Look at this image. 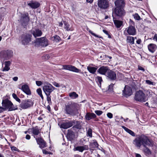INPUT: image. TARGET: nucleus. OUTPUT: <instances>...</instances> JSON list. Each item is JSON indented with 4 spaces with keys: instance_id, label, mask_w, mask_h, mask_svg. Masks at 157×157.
Instances as JSON below:
<instances>
[{
    "instance_id": "nucleus-1",
    "label": "nucleus",
    "mask_w": 157,
    "mask_h": 157,
    "mask_svg": "<svg viewBox=\"0 0 157 157\" xmlns=\"http://www.w3.org/2000/svg\"><path fill=\"white\" fill-rule=\"evenodd\" d=\"M133 144L136 147L139 148H140L141 145H143L144 147L143 151L146 156H147L151 154V151L146 146H151L152 143L147 136L141 135L133 140Z\"/></svg>"
},
{
    "instance_id": "nucleus-2",
    "label": "nucleus",
    "mask_w": 157,
    "mask_h": 157,
    "mask_svg": "<svg viewBox=\"0 0 157 157\" xmlns=\"http://www.w3.org/2000/svg\"><path fill=\"white\" fill-rule=\"evenodd\" d=\"M65 110L67 114L72 116L76 115L78 113V105L73 102H69L65 105Z\"/></svg>"
},
{
    "instance_id": "nucleus-3",
    "label": "nucleus",
    "mask_w": 157,
    "mask_h": 157,
    "mask_svg": "<svg viewBox=\"0 0 157 157\" xmlns=\"http://www.w3.org/2000/svg\"><path fill=\"white\" fill-rule=\"evenodd\" d=\"M125 14V12L123 8H115L113 11V17L114 19H119Z\"/></svg>"
},
{
    "instance_id": "nucleus-4",
    "label": "nucleus",
    "mask_w": 157,
    "mask_h": 157,
    "mask_svg": "<svg viewBox=\"0 0 157 157\" xmlns=\"http://www.w3.org/2000/svg\"><path fill=\"white\" fill-rule=\"evenodd\" d=\"M135 99L140 102H145L147 100L145 94L141 90H139L136 92L134 97Z\"/></svg>"
},
{
    "instance_id": "nucleus-5",
    "label": "nucleus",
    "mask_w": 157,
    "mask_h": 157,
    "mask_svg": "<svg viewBox=\"0 0 157 157\" xmlns=\"http://www.w3.org/2000/svg\"><path fill=\"white\" fill-rule=\"evenodd\" d=\"M56 88L50 83L47 82L46 83L43 88V90L46 95H50Z\"/></svg>"
},
{
    "instance_id": "nucleus-6",
    "label": "nucleus",
    "mask_w": 157,
    "mask_h": 157,
    "mask_svg": "<svg viewBox=\"0 0 157 157\" xmlns=\"http://www.w3.org/2000/svg\"><path fill=\"white\" fill-rule=\"evenodd\" d=\"M13 55V52L10 50L2 51L0 53V57L5 60L10 59Z\"/></svg>"
},
{
    "instance_id": "nucleus-7",
    "label": "nucleus",
    "mask_w": 157,
    "mask_h": 157,
    "mask_svg": "<svg viewBox=\"0 0 157 157\" xmlns=\"http://www.w3.org/2000/svg\"><path fill=\"white\" fill-rule=\"evenodd\" d=\"M32 36L28 34L22 35L21 40L22 44L24 45H27L31 41Z\"/></svg>"
},
{
    "instance_id": "nucleus-8",
    "label": "nucleus",
    "mask_w": 157,
    "mask_h": 157,
    "mask_svg": "<svg viewBox=\"0 0 157 157\" xmlns=\"http://www.w3.org/2000/svg\"><path fill=\"white\" fill-rule=\"evenodd\" d=\"M20 21L22 25L24 28L27 25L28 22L29 21V18L28 17V13L22 14L21 15V18Z\"/></svg>"
},
{
    "instance_id": "nucleus-9",
    "label": "nucleus",
    "mask_w": 157,
    "mask_h": 157,
    "mask_svg": "<svg viewBox=\"0 0 157 157\" xmlns=\"http://www.w3.org/2000/svg\"><path fill=\"white\" fill-rule=\"evenodd\" d=\"M35 42L36 44L42 46H46L48 45V40L45 37L36 39Z\"/></svg>"
},
{
    "instance_id": "nucleus-10",
    "label": "nucleus",
    "mask_w": 157,
    "mask_h": 157,
    "mask_svg": "<svg viewBox=\"0 0 157 157\" xmlns=\"http://www.w3.org/2000/svg\"><path fill=\"white\" fill-rule=\"evenodd\" d=\"M98 6L101 9H105L109 6V3L107 0H98Z\"/></svg>"
},
{
    "instance_id": "nucleus-11",
    "label": "nucleus",
    "mask_w": 157,
    "mask_h": 157,
    "mask_svg": "<svg viewBox=\"0 0 157 157\" xmlns=\"http://www.w3.org/2000/svg\"><path fill=\"white\" fill-rule=\"evenodd\" d=\"M63 67L62 69L67 70L76 73L79 72L80 71V70L76 68L74 66L71 65H64L63 66Z\"/></svg>"
},
{
    "instance_id": "nucleus-12",
    "label": "nucleus",
    "mask_w": 157,
    "mask_h": 157,
    "mask_svg": "<svg viewBox=\"0 0 157 157\" xmlns=\"http://www.w3.org/2000/svg\"><path fill=\"white\" fill-rule=\"evenodd\" d=\"M18 88L27 95H30L31 94L29 87L27 84H23L21 87V86L19 85Z\"/></svg>"
},
{
    "instance_id": "nucleus-13",
    "label": "nucleus",
    "mask_w": 157,
    "mask_h": 157,
    "mask_svg": "<svg viewBox=\"0 0 157 157\" xmlns=\"http://www.w3.org/2000/svg\"><path fill=\"white\" fill-rule=\"evenodd\" d=\"M2 105L3 106L6 108L9 109V111L13 110V109L12 107L13 104L11 101L8 99L3 100L2 101Z\"/></svg>"
},
{
    "instance_id": "nucleus-14",
    "label": "nucleus",
    "mask_w": 157,
    "mask_h": 157,
    "mask_svg": "<svg viewBox=\"0 0 157 157\" xmlns=\"http://www.w3.org/2000/svg\"><path fill=\"white\" fill-rule=\"evenodd\" d=\"M106 76L109 79L111 80H114L117 78L116 74V73L110 69L108 71V73L106 74Z\"/></svg>"
},
{
    "instance_id": "nucleus-15",
    "label": "nucleus",
    "mask_w": 157,
    "mask_h": 157,
    "mask_svg": "<svg viewBox=\"0 0 157 157\" xmlns=\"http://www.w3.org/2000/svg\"><path fill=\"white\" fill-rule=\"evenodd\" d=\"M132 93V90L131 87L127 86H125L123 91V94L125 97L129 96Z\"/></svg>"
},
{
    "instance_id": "nucleus-16",
    "label": "nucleus",
    "mask_w": 157,
    "mask_h": 157,
    "mask_svg": "<svg viewBox=\"0 0 157 157\" xmlns=\"http://www.w3.org/2000/svg\"><path fill=\"white\" fill-rule=\"evenodd\" d=\"M36 140L40 148H43L46 147V143L42 138L40 137L36 138Z\"/></svg>"
},
{
    "instance_id": "nucleus-17",
    "label": "nucleus",
    "mask_w": 157,
    "mask_h": 157,
    "mask_svg": "<svg viewBox=\"0 0 157 157\" xmlns=\"http://www.w3.org/2000/svg\"><path fill=\"white\" fill-rule=\"evenodd\" d=\"M126 30L129 35L133 36L136 34V29L133 25L129 26L126 29Z\"/></svg>"
},
{
    "instance_id": "nucleus-18",
    "label": "nucleus",
    "mask_w": 157,
    "mask_h": 157,
    "mask_svg": "<svg viewBox=\"0 0 157 157\" xmlns=\"http://www.w3.org/2000/svg\"><path fill=\"white\" fill-rule=\"evenodd\" d=\"M32 105L31 101L30 100H23L20 104V107L23 109H26Z\"/></svg>"
},
{
    "instance_id": "nucleus-19",
    "label": "nucleus",
    "mask_w": 157,
    "mask_h": 157,
    "mask_svg": "<svg viewBox=\"0 0 157 157\" xmlns=\"http://www.w3.org/2000/svg\"><path fill=\"white\" fill-rule=\"evenodd\" d=\"M109 69L107 67L102 66L98 69V72L101 74L105 75L106 76V73H108Z\"/></svg>"
},
{
    "instance_id": "nucleus-20",
    "label": "nucleus",
    "mask_w": 157,
    "mask_h": 157,
    "mask_svg": "<svg viewBox=\"0 0 157 157\" xmlns=\"http://www.w3.org/2000/svg\"><path fill=\"white\" fill-rule=\"evenodd\" d=\"M89 149L88 145H84L82 146H78L74 147L73 149L74 151H78L82 152L84 150H87Z\"/></svg>"
},
{
    "instance_id": "nucleus-21",
    "label": "nucleus",
    "mask_w": 157,
    "mask_h": 157,
    "mask_svg": "<svg viewBox=\"0 0 157 157\" xmlns=\"http://www.w3.org/2000/svg\"><path fill=\"white\" fill-rule=\"evenodd\" d=\"M73 125V122L72 121H70L69 122H67L64 123L62 124L60 126L61 128L64 129H67L68 128Z\"/></svg>"
},
{
    "instance_id": "nucleus-22",
    "label": "nucleus",
    "mask_w": 157,
    "mask_h": 157,
    "mask_svg": "<svg viewBox=\"0 0 157 157\" xmlns=\"http://www.w3.org/2000/svg\"><path fill=\"white\" fill-rule=\"evenodd\" d=\"M28 5L32 9H36L40 6V4L36 1H31Z\"/></svg>"
},
{
    "instance_id": "nucleus-23",
    "label": "nucleus",
    "mask_w": 157,
    "mask_h": 157,
    "mask_svg": "<svg viewBox=\"0 0 157 157\" xmlns=\"http://www.w3.org/2000/svg\"><path fill=\"white\" fill-rule=\"evenodd\" d=\"M75 135L73 131L70 130H68V133L67 134V138L69 140L71 141L75 138Z\"/></svg>"
},
{
    "instance_id": "nucleus-24",
    "label": "nucleus",
    "mask_w": 157,
    "mask_h": 157,
    "mask_svg": "<svg viewBox=\"0 0 157 157\" xmlns=\"http://www.w3.org/2000/svg\"><path fill=\"white\" fill-rule=\"evenodd\" d=\"M85 117L86 120H90L96 118V116L93 113H87L86 114Z\"/></svg>"
},
{
    "instance_id": "nucleus-25",
    "label": "nucleus",
    "mask_w": 157,
    "mask_h": 157,
    "mask_svg": "<svg viewBox=\"0 0 157 157\" xmlns=\"http://www.w3.org/2000/svg\"><path fill=\"white\" fill-rule=\"evenodd\" d=\"M115 5L116 8H122V7L124 4V2L123 0H117L115 2Z\"/></svg>"
},
{
    "instance_id": "nucleus-26",
    "label": "nucleus",
    "mask_w": 157,
    "mask_h": 157,
    "mask_svg": "<svg viewBox=\"0 0 157 157\" xmlns=\"http://www.w3.org/2000/svg\"><path fill=\"white\" fill-rule=\"evenodd\" d=\"M148 48L150 52L152 53H154L157 48L156 45L153 44H150L148 46Z\"/></svg>"
},
{
    "instance_id": "nucleus-27",
    "label": "nucleus",
    "mask_w": 157,
    "mask_h": 157,
    "mask_svg": "<svg viewBox=\"0 0 157 157\" xmlns=\"http://www.w3.org/2000/svg\"><path fill=\"white\" fill-rule=\"evenodd\" d=\"M32 32L33 35L35 37L40 36L42 34L41 30L38 29H36L34 30H33Z\"/></svg>"
},
{
    "instance_id": "nucleus-28",
    "label": "nucleus",
    "mask_w": 157,
    "mask_h": 157,
    "mask_svg": "<svg viewBox=\"0 0 157 157\" xmlns=\"http://www.w3.org/2000/svg\"><path fill=\"white\" fill-rule=\"evenodd\" d=\"M113 21L115 25L117 28H120L123 25V21L113 18Z\"/></svg>"
},
{
    "instance_id": "nucleus-29",
    "label": "nucleus",
    "mask_w": 157,
    "mask_h": 157,
    "mask_svg": "<svg viewBox=\"0 0 157 157\" xmlns=\"http://www.w3.org/2000/svg\"><path fill=\"white\" fill-rule=\"evenodd\" d=\"M5 66L3 69V71H8L10 69V66L11 64V62L10 61H5L4 63Z\"/></svg>"
},
{
    "instance_id": "nucleus-30",
    "label": "nucleus",
    "mask_w": 157,
    "mask_h": 157,
    "mask_svg": "<svg viewBox=\"0 0 157 157\" xmlns=\"http://www.w3.org/2000/svg\"><path fill=\"white\" fill-rule=\"evenodd\" d=\"M32 133L34 135V138H37L36 136L38 135L40 133V129L37 128H34L32 129Z\"/></svg>"
},
{
    "instance_id": "nucleus-31",
    "label": "nucleus",
    "mask_w": 157,
    "mask_h": 157,
    "mask_svg": "<svg viewBox=\"0 0 157 157\" xmlns=\"http://www.w3.org/2000/svg\"><path fill=\"white\" fill-rule=\"evenodd\" d=\"M87 69L91 73L94 74L97 69V67H92L89 66L87 67Z\"/></svg>"
},
{
    "instance_id": "nucleus-32",
    "label": "nucleus",
    "mask_w": 157,
    "mask_h": 157,
    "mask_svg": "<svg viewBox=\"0 0 157 157\" xmlns=\"http://www.w3.org/2000/svg\"><path fill=\"white\" fill-rule=\"evenodd\" d=\"M127 42L130 43L131 44H134V38L131 36H128L127 38Z\"/></svg>"
},
{
    "instance_id": "nucleus-33",
    "label": "nucleus",
    "mask_w": 157,
    "mask_h": 157,
    "mask_svg": "<svg viewBox=\"0 0 157 157\" xmlns=\"http://www.w3.org/2000/svg\"><path fill=\"white\" fill-rule=\"evenodd\" d=\"M122 127L127 132L129 133L130 135H132V136H135V133L133 132L128 129L127 128L125 127L124 126H122Z\"/></svg>"
},
{
    "instance_id": "nucleus-34",
    "label": "nucleus",
    "mask_w": 157,
    "mask_h": 157,
    "mask_svg": "<svg viewBox=\"0 0 157 157\" xmlns=\"http://www.w3.org/2000/svg\"><path fill=\"white\" fill-rule=\"evenodd\" d=\"M69 96L71 98L73 99H75L78 97V95L74 92L70 93Z\"/></svg>"
},
{
    "instance_id": "nucleus-35",
    "label": "nucleus",
    "mask_w": 157,
    "mask_h": 157,
    "mask_svg": "<svg viewBox=\"0 0 157 157\" xmlns=\"http://www.w3.org/2000/svg\"><path fill=\"white\" fill-rule=\"evenodd\" d=\"M90 146L92 148H94L95 147H98V145L95 140H94L93 142L90 143Z\"/></svg>"
},
{
    "instance_id": "nucleus-36",
    "label": "nucleus",
    "mask_w": 157,
    "mask_h": 157,
    "mask_svg": "<svg viewBox=\"0 0 157 157\" xmlns=\"http://www.w3.org/2000/svg\"><path fill=\"white\" fill-rule=\"evenodd\" d=\"M63 23L64 25V28L66 29V30L67 31H72V29H71L70 28V25L68 24L67 22L65 21H63Z\"/></svg>"
},
{
    "instance_id": "nucleus-37",
    "label": "nucleus",
    "mask_w": 157,
    "mask_h": 157,
    "mask_svg": "<svg viewBox=\"0 0 157 157\" xmlns=\"http://www.w3.org/2000/svg\"><path fill=\"white\" fill-rule=\"evenodd\" d=\"M95 80L98 83H99L98 85L101 86V82L102 81V78L101 77L97 76L95 78Z\"/></svg>"
},
{
    "instance_id": "nucleus-38",
    "label": "nucleus",
    "mask_w": 157,
    "mask_h": 157,
    "mask_svg": "<svg viewBox=\"0 0 157 157\" xmlns=\"http://www.w3.org/2000/svg\"><path fill=\"white\" fill-rule=\"evenodd\" d=\"M36 92L37 94L40 96L41 99H44V97L42 94V91L40 88H39L36 90Z\"/></svg>"
},
{
    "instance_id": "nucleus-39",
    "label": "nucleus",
    "mask_w": 157,
    "mask_h": 157,
    "mask_svg": "<svg viewBox=\"0 0 157 157\" xmlns=\"http://www.w3.org/2000/svg\"><path fill=\"white\" fill-rule=\"evenodd\" d=\"M52 40L56 42H59L60 39V37L57 35L53 36L52 37Z\"/></svg>"
},
{
    "instance_id": "nucleus-40",
    "label": "nucleus",
    "mask_w": 157,
    "mask_h": 157,
    "mask_svg": "<svg viewBox=\"0 0 157 157\" xmlns=\"http://www.w3.org/2000/svg\"><path fill=\"white\" fill-rule=\"evenodd\" d=\"M12 96L13 98L17 101L18 102H19L20 103L21 102V100L20 99L17 97V95L14 93H13L12 94Z\"/></svg>"
},
{
    "instance_id": "nucleus-41",
    "label": "nucleus",
    "mask_w": 157,
    "mask_h": 157,
    "mask_svg": "<svg viewBox=\"0 0 157 157\" xmlns=\"http://www.w3.org/2000/svg\"><path fill=\"white\" fill-rule=\"evenodd\" d=\"M145 82L147 84L149 85H152L153 86H155V83L154 82H152L150 80H146Z\"/></svg>"
},
{
    "instance_id": "nucleus-42",
    "label": "nucleus",
    "mask_w": 157,
    "mask_h": 157,
    "mask_svg": "<svg viewBox=\"0 0 157 157\" xmlns=\"http://www.w3.org/2000/svg\"><path fill=\"white\" fill-rule=\"evenodd\" d=\"M87 135L90 137H92V130L91 129L89 128L87 132Z\"/></svg>"
},
{
    "instance_id": "nucleus-43",
    "label": "nucleus",
    "mask_w": 157,
    "mask_h": 157,
    "mask_svg": "<svg viewBox=\"0 0 157 157\" xmlns=\"http://www.w3.org/2000/svg\"><path fill=\"white\" fill-rule=\"evenodd\" d=\"M87 30H88V31L89 32V33L92 35L94 36L95 37H98V38H101V36H98L95 33H93V32L92 31H91L89 29H87Z\"/></svg>"
},
{
    "instance_id": "nucleus-44",
    "label": "nucleus",
    "mask_w": 157,
    "mask_h": 157,
    "mask_svg": "<svg viewBox=\"0 0 157 157\" xmlns=\"http://www.w3.org/2000/svg\"><path fill=\"white\" fill-rule=\"evenodd\" d=\"M94 113L98 116L101 115L102 113L103 112L101 110H96L94 111Z\"/></svg>"
},
{
    "instance_id": "nucleus-45",
    "label": "nucleus",
    "mask_w": 157,
    "mask_h": 157,
    "mask_svg": "<svg viewBox=\"0 0 157 157\" xmlns=\"http://www.w3.org/2000/svg\"><path fill=\"white\" fill-rule=\"evenodd\" d=\"M134 18L137 20H139L140 19V17L137 13H135L133 15Z\"/></svg>"
},
{
    "instance_id": "nucleus-46",
    "label": "nucleus",
    "mask_w": 157,
    "mask_h": 157,
    "mask_svg": "<svg viewBox=\"0 0 157 157\" xmlns=\"http://www.w3.org/2000/svg\"><path fill=\"white\" fill-rule=\"evenodd\" d=\"M73 128H76L77 129H80L81 128V125L79 124H76L75 125H74L73 127Z\"/></svg>"
},
{
    "instance_id": "nucleus-47",
    "label": "nucleus",
    "mask_w": 157,
    "mask_h": 157,
    "mask_svg": "<svg viewBox=\"0 0 157 157\" xmlns=\"http://www.w3.org/2000/svg\"><path fill=\"white\" fill-rule=\"evenodd\" d=\"M52 84L56 87H60V85L59 84L56 82H52Z\"/></svg>"
},
{
    "instance_id": "nucleus-48",
    "label": "nucleus",
    "mask_w": 157,
    "mask_h": 157,
    "mask_svg": "<svg viewBox=\"0 0 157 157\" xmlns=\"http://www.w3.org/2000/svg\"><path fill=\"white\" fill-rule=\"evenodd\" d=\"M114 84L112 83L109 86L108 90L109 91H112L113 90V86Z\"/></svg>"
},
{
    "instance_id": "nucleus-49",
    "label": "nucleus",
    "mask_w": 157,
    "mask_h": 157,
    "mask_svg": "<svg viewBox=\"0 0 157 157\" xmlns=\"http://www.w3.org/2000/svg\"><path fill=\"white\" fill-rule=\"evenodd\" d=\"M36 85L38 86H41L42 84V82L41 81H36Z\"/></svg>"
},
{
    "instance_id": "nucleus-50",
    "label": "nucleus",
    "mask_w": 157,
    "mask_h": 157,
    "mask_svg": "<svg viewBox=\"0 0 157 157\" xmlns=\"http://www.w3.org/2000/svg\"><path fill=\"white\" fill-rule=\"evenodd\" d=\"M107 117L111 119L113 117V114L110 113H108L107 114Z\"/></svg>"
},
{
    "instance_id": "nucleus-51",
    "label": "nucleus",
    "mask_w": 157,
    "mask_h": 157,
    "mask_svg": "<svg viewBox=\"0 0 157 157\" xmlns=\"http://www.w3.org/2000/svg\"><path fill=\"white\" fill-rule=\"evenodd\" d=\"M11 149L12 151H19V149L15 147H11Z\"/></svg>"
},
{
    "instance_id": "nucleus-52",
    "label": "nucleus",
    "mask_w": 157,
    "mask_h": 157,
    "mask_svg": "<svg viewBox=\"0 0 157 157\" xmlns=\"http://www.w3.org/2000/svg\"><path fill=\"white\" fill-rule=\"evenodd\" d=\"M42 151H43V153L45 154H51V152H48L45 150L43 149V150Z\"/></svg>"
},
{
    "instance_id": "nucleus-53",
    "label": "nucleus",
    "mask_w": 157,
    "mask_h": 157,
    "mask_svg": "<svg viewBox=\"0 0 157 157\" xmlns=\"http://www.w3.org/2000/svg\"><path fill=\"white\" fill-rule=\"evenodd\" d=\"M47 96V100L48 102L51 101V98L50 95H46Z\"/></svg>"
},
{
    "instance_id": "nucleus-54",
    "label": "nucleus",
    "mask_w": 157,
    "mask_h": 157,
    "mask_svg": "<svg viewBox=\"0 0 157 157\" xmlns=\"http://www.w3.org/2000/svg\"><path fill=\"white\" fill-rule=\"evenodd\" d=\"M138 68L139 70L142 71H145L144 68L141 66H138Z\"/></svg>"
},
{
    "instance_id": "nucleus-55",
    "label": "nucleus",
    "mask_w": 157,
    "mask_h": 157,
    "mask_svg": "<svg viewBox=\"0 0 157 157\" xmlns=\"http://www.w3.org/2000/svg\"><path fill=\"white\" fill-rule=\"evenodd\" d=\"M129 22L130 24L131 25H133V26H134V23L133 21L130 19Z\"/></svg>"
},
{
    "instance_id": "nucleus-56",
    "label": "nucleus",
    "mask_w": 157,
    "mask_h": 157,
    "mask_svg": "<svg viewBox=\"0 0 157 157\" xmlns=\"http://www.w3.org/2000/svg\"><path fill=\"white\" fill-rule=\"evenodd\" d=\"M141 40L140 39H138L136 41V43L137 44H141Z\"/></svg>"
},
{
    "instance_id": "nucleus-57",
    "label": "nucleus",
    "mask_w": 157,
    "mask_h": 157,
    "mask_svg": "<svg viewBox=\"0 0 157 157\" xmlns=\"http://www.w3.org/2000/svg\"><path fill=\"white\" fill-rule=\"evenodd\" d=\"M30 136L28 134L26 136L25 138L27 140H29L30 139Z\"/></svg>"
},
{
    "instance_id": "nucleus-58",
    "label": "nucleus",
    "mask_w": 157,
    "mask_h": 157,
    "mask_svg": "<svg viewBox=\"0 0 157 157\" xmlns=\"http://www.w3.org/2000/svg\"><path fill=\"white\" fill-rule=\"evenodd\" d=\"M18 78L17 77H14L13 78V80L15 81H16L17 80Z\"/></svg>"
},
{
    "instance_id": "nucleus-59",
    "label": "nucleus",
    "mask_w": 157,
    "mask_h": 157,
    "mask_svg": "<svg viewBox=\"0 0 157 157\" xmlns=\"http://www.w3.org/2000/svg\"><path fill=\"white\" fill-rule=\"evenodd\" d=\"M103 31L107 35H109V33H108V31H107L106 30L103 29Z\"/></svg>"
},
{
    "instance_id": "nucleus-60",
    "label": "nucleus",
    "mask_w": 157,
    "mask_h": 157,
    "mask_svg": "<svg viewBox=\"0 0 157 157\" xmlns=\"http://www.w3.org/2000/svg\"><path fill=\"white\" fill-rule=\"evenodd\" d=\"M135 155L136 157H142L141 155L139 154L136 153Z\"/></svg>"
},
{
    "instance_id": "nucleus-61",
    "label": "nucleus",
    "mask_w": 157,
    "mask_h": 157,
    "mask_svg": "<svg viewBox=\"0 0 157 157\" xmlns=\"http://www.w3.org/2000/svg\"><path fill=\"white\" fill-rule=\"evenodd\" d=\"M154 39L156 40L157 41V34H155L154 37Z\"/></svg>"
},
{
    "instance_id": "nucleus-62",
    "label": "nucleus",
    "mask_w": 157,
    "mask_h": 157,
    "mask_svg": "<svg viewBox=\"0 0 157 157\" xmlns=\"http://www.w3.org/2000/svg\"><path fill=\"white\" fill-rule=\"evenodd\" d=\"M93 0H86L87 2L90 3H92L93 2Z\"/></svg>"
},
{
    "instance_id": "nucleus-63",
    "label": "nucleus",
    "mask_w": 157,
    "mask_h": 157,
    "mask_svg": "<svg viewBox=\"0 0 157 157\" xmlns=\"http://www.w3.org/2000/svg\"><path fill=\"white\" fill-rule=\"evenodd\" d=\"M63 25V23L62 22H60L59 23V26L60 27H62Z\"/></svg>"
},
{
    "instance_id": "nucleus-64",
    "label": "nucleus",
    "mask_w": 157,
    "mask_h": 157,
    "mask_svg": "<svg viewBox=\"0 0 157 157\" xmlns=\"http://www.w3.org/2000/svg\"><path fill=\"white\" fill-rule=\"evenodd\" d=\"M3 108L1 107H0V113H1L3 111Z\"/></svg>"
}]
</instances>
